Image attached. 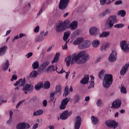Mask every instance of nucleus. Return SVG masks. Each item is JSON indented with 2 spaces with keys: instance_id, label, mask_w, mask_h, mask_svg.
<instances>
[{
  "instance_id": "obj_1",
  "label": "nucleus",
  "mask_w": 129,
  "mask_h": 129,
  "mask_svg": "<svg viewBox=\"0 0 129 129\" xmlns=\"http://www.w3.org/2000/svg\"><path fill=\"white\" fill-rule=\"evenodd\" d=\"M84 54H85V51H81L78 54L74 53L71 56L68 55L67 57H66L64 61L66 63L67 67H69V66H70V64L71 65L75 64L76 62L77 64V62H78L79 60H81L80 58H81V57H82Z\"/></svg>"
},
{
  "instance_id": "obj_2",
  "label": "nucleus",
  "mask_w": 129,
  "mask_h": 129,
  "mask_svg": "<svg viewBox=\"0 0 129 129\" xmlns=\"http://www.w3.org/2000/svg\"><path fill=\"white\" fill-rule=\"evenodd\" d=\"M69 24H70V22L69 21V20H67L64 22L62 21H58L54 27L55 32H56V33H61V32H64V31L67 29L66 25H68Z\"/></svg>"
},
{
  "instance_id": "obj_3",
  "label": "nucleus",
  "mask_w": 129,
  "mask_h": 129,
  "mask_svg": "<svg viewBox=\"0 0 129 129\" xmlns=\"http://www.w3.org/2000/svg\"><path fill=\"white\" fill-rule=\"evenodd\" d=\"M117 23V18L115 15L110 16L105 21V25L108 29H112L114 24Z\"/></svg>"
},
{
  "instance_id": "obj_4",
  "label": "nucleus",
  "mask_w": 129,
  "mask_h": 129,
  "mask_svg": "<svg viewBox=\"0 0 129 129\" xmlns=\"http://www.w3.org/2000/svg\"><path fill=\"white\" fill-rule=\"evenodd\" d=\"M113 80L112 79V75L110 74H106L104 76L103 80V86L104 88H108L111 84Z\"/></svg>"
},
{
  "instance_id": "obj_5",
  "label": "nucleus",
  "mask_w": 129,
  "mask_h": 129,
  "mask_svg": "<svg viewBox=\"0 0 129 129\" xmlns=\"http://www.w3.org/2000/svg\"><path fill=\"white\" fill-rule=\"evenodd\" d=\"M116 59H117V52H116V50H112V52L109 56L108 60L109 62H115Z\"/></svg>"
},
{
  "instance_id": "obj_6",
  "label": "nucleus",
  "mask_w": 129,
  "mask_h": 129,
  "mask_svg": "<svg viewBox=\"0 0 129 129\" xmlns=\"http://www.w3.org/2000/svg\"><path fill=\"white\" fill-rule=\"evenodd\" d=\"M33 89L34 86H33L32 84H26L23 86L22 91H23L25 94H27L28 92H30V91H33Z\"/></svg>"
},
{
  "instance_id": "obj_7",
  "label": "nucleus",
  "mask_w": 129,
  "mask_h": 129,
  "mask_svg": "<svg viewBox=\"0 0 129 129\" xmlns=\"http://www.w3.org/2000/svg\"><path fill=\"white\" fill-rule=\"evenodd\" d=\"M105 123L109 127H113V128L117 127V123L115 121L108 120L105 121Z\"/></svg>"
},
{
  "instance_id": "obj_8",
  "label": "nucleus",
  "mask_w": 129,
  "mask_h": 129,
  "mask_svg": "<svg viewBox=\"0 0 129 129\" xmlns=\"http://www.w3.org/2000/svg\"><path fill=\"white\" fill-rule=\"evenodd\" d=\"M70 0H60L59 4V8L60 10H64L67 8Z\"/></svg>"
},
{
  "instance_id": "obj_9",
  "label": "nucleus",
  "mask_w": 129,
  "mask_h": 129,
  "mask_svg": "<svg viewBox=\"0 0 129 129\" xmlns=\"http://www.w3.org/2000/svg\"><path fill=\"white\" fill-rule=\"evenodd\" d=\"M82 52H84L85 54L82 56V59H80L78 61H77V64H82V63H85L86 62L87 60H89L90 56L88 53H86V51H83Z\"/></svg>"
},
{
  "instance_id": "obj_10",
  "label": "nucleus",
  "mask_w": 129,
  "mask_h": 129,
  "mask_svg": "<svg viewBox=\"0 0 129 129\" xmlns=\"http://www.w3.org/2000/svg\"><path fill=\"white\" fill-rule=\"evenodd\" d=\"M17 129H29L30 128V124L26 122L19 123L17 125Z\"/></svg>"
},
{
  "instance_id": "obj_11",
  "label": "nucleus",
  "mask_w": 129,
  "mask_h": 129,
  "mask_svg": "<svg viewBox=\"0 0 129 129\" xmlns=\"http://www.w3.org/2000/svg\"><path fill=\"white\" fill-rule=\"evenodd\" d=\"M71 99L70 97L68 98V97H67L64 99H63L61 101V104L59 106L60 109H65L66 108V105L67 104H68V103L69 102V101Z\"/></svg>"
},
{
  "instance_id": "obj_12",
  "label": "nucleus",
  "mask_w": 129,
  "mask_h": 129,
  "mask_svg": "<svg viewBox=\"0 0 129 129\" xmlns=\"http://www.w3.org/2000/svg\"><path fill=\"white\" fill-rule=\"evenodd\" d=\"M81 117L78 116L76 117L75 123L74 125L75 129H79L81 126Z\"/></svg>"
},
{
  "instance_id": "obj_13",
  "label": "nucleus",
  "mask_w": 129,
  "mask_h": 129,
  "mask_svg": "<svg viewBox=\"0 0 129 129\" xmlns=\"http://www.w3.org/2000/svg\"><path fill=\"white\" fill-rule=\"evenodd\" d=\"M91 45V41L88 40H85L83 41V43L81 45H79L80 49H85V48H88Z\"/></svg>"
},
{
  "instance_id": "obj_14",
  "label": "nucleus",
  "mask_w": 129,
  "mask_h": 129,
  "mask_svg": "<svg viewBox=\"0 0 129 129\" xmlns=\"http://www.w3.org/2000/svg\"><path fill=\"white\" fill-rule=\"evenodd\" d=\"M71 114H72V112H68V111H65L60 115V119H62V120L67 119V118H68V116H70Z\"/></svg>"
},
{
  "instance_id": "obj_15",
  "label": "nucleus",
  "mask_w": 129,
  "mask_h": 129,
  "mask_svg": "<svg viewBox=\"0 0 129 129\" xmlns=\"http://www.w3.org/2000/svg\"><path fill=\"white\" fill-rule=\"evenodd\" d=\"M121 105V101L120 100H116L112 103V108L116 109L119 108Z\"/></svg>"
},
{
  "instance_id": "obj_16",
  "label": "nucleus",
  "mask_w": 129,
  "mask_h": 129,
  "mask_svg": "<svg viewBox=\"0 0 129 129\" xmlns=\"http://www.w3.org/2000/svg\"><path fill=\"white\" fill-rule=\"evenodd\" d=\"M99 33V30L96 27H92L89 29V33L92 36H96Z\"/></svg>"
},
{
  "instance_id": "obj_17",
  "label": "nucleus",
  "mask_w": 129,
  "mask_h": 129,
  "mask_svg": "<svg viewBox=\"0 0 129 129\" xmlns=\"http://www.w3.org/2000/svg\"><path fill=\"white\" fill-rule=\"evenodd\" d=\"M78 26V22L77 21H74L69 25V28L72 31H75L77 29Z\"/></svg>"
},
{
  "instance_id": "obj_18",
  "label": "nucleus",
  "mask_w": 129,
  "mask_h": 129,
  "mask_svg": "<svg viewBox=\"0 0 129 129\" xmlns=\"http://www.w3.org/2000/svg\"><path fill=\"white\" fill-rule=\"evenodd\" d=\"M129 67V62H126L124 66L122 67L120 72V75H124L126 73Z\"/></svg>"
},
{
  "instance_id": "obj_19",
  "label": "nucleus",
  "mask_w": 129,
  "mask_h": 129,
  "mask_svg": "<svg viewBox=\"0 0 129 129\" xmlns=\"http://www.w3.org/2000/svg\"><path fill=\"white\" fill-rule=\"evenodd\" d=\"M84 41V38L82 37H78L76 40H74L73 42V45H81L82 43H83V41Z\"/></svg>"
},
{
  "instance_id": "obj_20",
  "label": "nucleus",
  "mask_w": 129,
  "mask_h": 129,
  "mask_svg": "<svg viewBox=\"0 0 129 129\" xmlns=\"http://www.w3.org/2000/svg\"><path fill=\"white\" fill-rule=\"evenodd\" d=\"M25 82L26 80H25V78L20 79L18 81H17L15 84H14V86H18V85H19V86L22 87L25 85Z\"/></svg>"
},
{
  "instance_id": "obj_21",
  "label": "nucleus",
  "mask_w": 129,
  "mask_h": 129,
  "mask_svg": "<svg viewBox=\"0 0 129 129\" xmlns=\"http://www.w3.org/2000/svg\"><path fill=\"white\" fill-rule=\"evenodd\" d=\"M88 81H89V75L86 74L84 75V77L81 80L80 83L85 85L88 83Z\"/></svg>"
},
{
  "instance_id": "obj_22",
  "label": "nucleus",
  "mask_w": 129,
  "mask_h": 129,
  "mask_svg": "<svg viewBox=\"0 0 129 129\" xmlns=\"http://www.w3.org/2000/svg\"><path fill=\"white\" fill-rule=\"evenodd\" d=\"M110 47V43L109 42H106L102 44V45L101 46V51L102 52H104V51H106Z\"/></svg>"
},
{
  "instance_id": "obj_23",
  "label": "nucleus",
  "mask_w": 129,
  "mask_h": 129,
  "mask_svg": "<svg viewBox=\"0 0 129 129\" xmlns=\"http://www.w3.org/2000/svg\"><path fill=\"white\" fill-rule=\"evenodd\" d=\"M111 11L109 9H107L105 10L103 12L101 13L99 17V18H103V17H105V16H107V15H109L110 14Z\"/></svg>"
},
{
  "instance_id": "obj_24",
  "label": "nucleus",
  "mask_w": 129,
  "mask_h": 129,
  "mask_svg": "<svg viewBox=\"0 0 129 129\" xmlns=\"http://www.w3.org/2000/svg\"><path fill=\"white\" fill-rule=\"evenodd\" d=\"M91 120L92 121V123L94 125H96L98 122H99V119L98 117L94 116H92L91 117Z\"/></svg>"
},
{
  "instance_id": "obj_25",
  "label": "nucleus",
  "mask_w": 129,
  "mask_h": 129,
  "mask_svg": "<svg viewBox=\"0 0 129 129\" xmlns=\"http://www.w3.org/2000/svg\"><path fill=\"white\" fill-rule=\"evenodd\" d=\"M91 81L89 82L90 83V86L88 87V89H91V88H93L94 87V77L93 76H90Z\"/></svg>"
},
{
  "instance_id": "obj_26",
  "label": "nucleus",
  "mask_w": 129,
  "mask_h": 129,
  "mask_svg": "<svg viewBox=\"0 0 129 129\" xmlns=\"http://www.w3.org/2000/svg\"><path fill=\"white\" fill-rule=\"evenodd\" d=\"M59 57H60V53H56L55 55L53 58V59L51 61L52 64H54V63H57V62L59 61Z\"/></svg>"
},
{
  "instance_id": "obj_27",
  "label": "nucleus",
  "mask_w": 129,
  "mask_h": 129,
  "mask_svg": "<svg viewBox=\"0 0 129 129\" xmlns=\"http://www.w3.org/2000/svg\"><path fill=\"white\" fill-rule=\"evenodd\" d=\"M7 50H8V47L7 46H4L0 48V56H4L6 54V51Z\"/></svg>"
},
{
  "instance_id": "obj_28",
  "label": "nucleus",
  "mask_w": 129,
  "mask_h": 129,
  "mask_svg": "<svg viewBox=\"0 0 129 129\" xmlns=\"http://www.w3.org/2000/svg\"><path fill=\"white\" fill-rule=\"evenodd\" d=\"M92 45L93 48H97V47L100 45V41L98 40V39H95L93 41Z\"/></svg>"
},
{
  "instance_id": "obj_29",
  "label": "nucleus",
  "mask_w": 129,
  "mask_h": 129,
  "mask_svg": "<svg viewBox=\"0 0 129 129\" xmlns=\"http://www.w3.org/2000/svg\"><path fill=\"white\" fill-rule=\"evenodd\" d=\"M111 3V0H100V5L101 6H104L105 5H110Z\"/></svg>"
},
{
  "instance_id": "obj_30",
  "label": "nucleus",
  "mask_w": 129,
  "mask_h": 129,
  "mask_svg": "<svg viewBox=\"0 0 129 129\" xmlns=\"http://www.w3.org/2000/svg\"><path fill=\"white\" fill-rule=\"evenodd\" d=\"M61 88L60 86H57L55 88V92H54V94H57L58 95H60L61 94Z\"/></svg>"
},
{
  "instance_id": "obj_31",
  "label": "nucleus",
  "mask_w": 129,
  "mask_h": 129,
  "mask_svg": "<svg viewBox=\"0 0 129 129\" xmlns=\"http://www.w3.org/2000/svg\"><path fill=\"white\" fill-rule=\"evenodd\" d=\"M10 63H9V60H7L6 62L3 63L2 67L4 71H7L9 69V66Z\"/></svg>"
},
{
  "instance_id": "obj_32",
  "label": "nucleus",
  "mask_w": 129,
  "mask_h": 129,
  "mask_svg": "<svg viewBox=\"0 0 129 129\" xmlns=\"http://www.w3.org/2000/svg\"><path fill=\"white\" fill-rule=\"evenodd\" d=\"M44 39H45V37L42 36V35L40 34L39 36H37L35 38V41L38 43H41V42H43V41H44Z\"/></svg>"
},
{
  "instance_id": "obj_33",
  "label": "nucleus",
  "mask_w": 129,
  "mask_h": 129,
  "mask_svg": "<svg viewBox=\"0 0 129 129\" xmlns=\"http://www.w3.org/2000/svg\"><path fill=\"white\" fill-rule=\"evenodd\" d=\"M71 35V33H70V31H67L64 33V36L63 37V41H67L68 40V38H69V36Z\"/></svg>"
},
{
  "instance_id": "obj_34",
  "label": "nucleus",
  "mask_w": 129,
  "mask_h": 129,
  "mask_svg": "<svg viewBox=\"0 0 129 129\" xmlns=\"http://www.w3.org/2000/svg\"><path fill=\"white\" fill-rule=\"evenodd\" d=\"M43 85H44V84L43 83L39 82L35 86V89L36 90H40V89H41V88L43 87Z\"/></svg>"
},
{
  "instance_id": "obj_35",
  "label": "nucleus",
  "mask_w": 129,
  "mask_h": 129,
  "mask_svg": "<svg viewBox=\"0 0 129 129\" xmlns=\"http://www.w3.org/2000/svg\"><path fill=\"white\" fill-rule=\"evenodd\" d=\"M109 32H103L99 35V38H106L109 36Z\"/></svg>"
},
{
  "instance_id": "obj_36",
  "label": "nucleus",
  "mask_w": 129,
  "mask_h": 129,
  "mask_svg": "<svg viewBox=\"0 0 129 129\" xmlns=\"http://www.w3.org/2000/svg\"><path fill=\"white\" fill-rule=\"evenodd\" d=\"M37 76H38V72L35 71L32 72L29 75L30 78H36Z\"/></svg>"
},
{
  "instance_id": "obj_37",
  "label": "nucleus",
  "mask_w": 129,
  "mask_h": 129,
  "mask_svg": "<svg viewBox=\"0 0 129 129\" xmlns=\"http://www.w3.org/2000/svg\"><path fill=\"white\" fill-rule=\"evenodd\" d=\"M43 110H38L33 113V115L34 116H38L39 115H42V114H43Z\"/></svg>"
},
{
  "instance_id": "obj_38",
  "label": "nucleus",
  "mask_w": 129,
  "mask_h": 129,
  "mask_svg": "<svg viewBox=\"0 0 129 129\" xmlns=\"http://www.w3.org/2000/svg\"><path fill=\"white\" fill-rule=\"evenodd\" d=\"M50 82L49 81H46L44 83V84H43V88L44 89H49V88H50Z\"/></svg>"
},
{
  "instance_id": "obj_39",
  "label": "nucleus",
  "mask_w": 129,
  "mask_h": 129,
  "mask_svg": "<svg viewBox=\"0 0 129 129\" xmlns=\"http://www.w3.org/2000/svg\"><path fill=\"white\" fill-rule=\"evenodd\" d=\"M39 61H34L32 64V68L33 69H37V68H39Z\"/></svg>"
},
{
  "instance_id": "obj_40",
  "label": "nucleus",
  "mask_w": 129,
  "mask_h": 129,
  "mask_svg": "<svg viewBox=\"0 0 129 129\" xmlns=\"http://www.w3.org/2000/svg\"><path fill=\"white\" fill-rule=\"evenodd\" d=\"M10 114V119L7 121V124H10L11 122L13 121V111H10L9 112Z\"/></svg>"
},
{
  "instance_id": "obj_41",
  "label": "nucleus",
  "mask_w": 129,
  "mask_h": 129,
  "mask_svg": "<svg viewBox=\"0 0 129 129\" xmlns=\"http://www.w3.org/2000/svg\"><path fill=\"white\" fill-rule=\"evenodd\" d=\"M120 89L121 93H122L123 94H126V88H125V87H124L122 85H121Z\"/></svg>"
},
{
  "instance_id": "obj_42",
  "label": "nucleus",
  "mask_w": 129,
  "mask_h": 129,
  "mask_svg": "<svg viewBox=\"0 0 129 129\" xmlns=\"http://www.w3.org/2000/svg\"><path fill=\"white\" fill-rule=\"evenodd\" d=\"M68 94H69V88H68V86H66L64 88L63 96L66 97Z\"/></svg>"
},
{
  "instance_id": "obj_43",
  "label": "nucleus",
  "mask_w": 129,
  "mask_h": 129,
  "mask_svg": "<svg viewBox=\"0 0 129 129\" xmlns=\"http://www.w3.org/2000/svg\"><path fill=\"white\" fill-rule=\"evenodd\" d=\"M105 73V70H102L100 71L98 75V77L100 79H101L102 77L104 76V74Z\"/></svg>"
},
{
  "instance_id": "obj_44",
  "label": "nucleus",
  "mask_w": 129,
  "mask_h": 129,
  "mask_svg": "<svg viewBox=\"0 0 129 129\" xmlns=\"http://www.w3.org/2000/svg\"><path fill=\"white\" fill-rule=\"evenodd\" d=\"M55 70H56V68L54 65H51L47 68V71H55Z\"/></svg>"
},
{
  "instance_id": "obj_45",
  "label": "nucleus",
  "mask_w": 129,
  "mask_h": 129,
  "mask_svg": "<svg viewBox=\"0 0 129 129\" xmlns=\"http://www.w3.org/2000/svg\"><path fill=\"white\" fill-rule=\"evenodd\" d=\"M125 11H124V10H121L118 12V15L121 16L122 18L125 17Z\"/></svg>"
},
{
  "instance_id": "obj_46",
  "label": "nucleus",
  "mask_w": 129,
  "mask_h": 129,
  "mask_svg": "<svg viewBox=\"0 0 129 129\" xmlns=\"http://www.w3.org/2000/svg\"><path fill=\"white\" fill-rule=\"evenodd\" d=\"M55 93H51L50 94V98H49V101L50 102H53L54 100H55Z\"/></svg>"
},
{
  "instance_id": "obj_47",
  "label": "nucleus",
  "mask_w": 129,
  "mask_h": 129,
  "mask_svg": "<svg viewBox=\"0 0 129 129\" xmlns=\"http://www.w3.org/2000/svg\"><path fill=\"white\" fill-rule=\"evenodd\" d=\"M49 64H50L49 61L44 62L40 66V68H42V69H44L46 68Z\"/></svg>"
},
{
  "instance_id": "obj_48",
  "label": "nucleus",
  "mask_w": 129,
  "mask_h": 129,
  "mask_svg": "<svg viewBox=\"0 0 129 129\" xmlns=\"http://www.w3.org/2000/svg\"><path fill=\"white\" fill-rule=\"evenodd\" d=\"M114 27L116 29H121V28H123L124 27V24L122 23L117 24L115 25Z\"/></svg>"
},
{
  "instance_id": "obj_49",
  "label": "nucleus",
  "mask_w": 129,
  "mask_h": 129,
  "mask_svg": "<svg viewBox=\"0 0 129 129\" xmlns=\"http://www.w3.org/2000/svg\"><path fill=\"white\" fill-rule=\"evenodd\" d=\"M74 100L75 103L79 102V101L80 100V97L78 95H76L74 97Z\"/></svg>"
},
{
  "instance_id": "obj_50",
  "label": "nucleus",
  "mask_w": 129,
  "mask_h": 129,
  "mask_svg": "<svg viewBox=\"0 0 129 129\" xmlns=\"http://www.w3.org/2000/svg\"><path fill=\"white\" fill-rule=\"evenodd\" d=\"M103 103L102 102V100L98 99L97 101L96 105H97V106H98L99 107L101 106V105H102Z\"/></svg>"
},
{
  "instance_id": "obj_51",
  "label": "nucleus",
  "mask_w": 129,
  "mask_h": 129,
  "mask_svg": "<svg viewBox=\"0 0 129 129\" xmlns=\"http://www.w3.org/2000/svg\"><path fill=\"white\" fill-rule=\"evenodd\" d=\"M57 69H58V68H57V67H55V71L58 73V74H63V73H64V72H65V71H64V70H63V68H62L61 71L59 72H58L57 71Z\"/></svg>"
},
{
  "instance_id": "obj_52",
  "label": "nucleus",
  "mask_w": 129,
  "mask_h": 129,
  "mask_svg": "<svg viewBox=\"0 0 129 129\" xmlns=\"http://www.w3.org/2000/svg\"><path fill=\"white\" fill-rule=\"evenodd\" d=\"M17 79H18V76H17V75H13L12 76V78L10 80L13 82L14 80H17Z\"/></svg>"
},
{
  "instance_id": "obj_53",
  "label": "nucleus",
  "mask_w": 129,
  "mask_h": 129,
  "mask_svg": "<svg viewBox=\"0 0 129 129\" xmlns=\"http://www.w3.org/2000/svg\"><path fill=\"white\" fill-rule=\"evenodd\" d=\"M115 6H119V5H122V1L118 0L115 2Z\"/></svg>"
},
{
  "instance_id": "obj_54",
  "label": "nucleus",
  "mask_w": 129,
  "mask_h": 129,
  "mask_svg": "<svg viewBox=\"0 0 129 129\" xmlns=\"http://www.w3.org/2000/svg\"><path fill=\"white\" fill-rule=\"evenodd\" d=\"M102 58H103V56H100L97 57V59L96 60V63H99V62H100L101 60H102Z\"/></svg>"
},
{
  "instance_id": "obj_55",
  "label": "nucleus",
  "mask_w": 129,
  "mask_h": 129,
  "mask_svg": "<svg viewBox=\"0 0 129 129\" xmlns=\"http://www.w3.org/2000/svg\"><path fill=\"white\" fill-rule=\"evenodd\" d=\"M39 31H40V26H36L34 30V33H39Z\"/></svg>"
},
{
  "instance_id": "obj_56",
  "label": "nucleus",
  "mask_w": 129,
  "mask_h": 129,
  "mask_svg": "<svg viewBox=\"0 0 129 129\" xmlns=\"http://www.w3.org/2000/svg\"><path fill=\"white\" fill-rule=\"evenodd\" d=\"M40 34L42 35V37L45 38L46 36L48 35V31H46V32H45V31H42Z\"/></svg>"
},
{
  "instance_id": "obj_57",
  "label": "nucleus",
  "mask_w": 129,
  "mask_h": 129,
  "mask_svg": "<svg viewBox=\"0 0 129 129\" xmlns=\"http://www.w3.org/2000/svg\"><path fill=\"white\" fill-rule=\"evenodd\" d=\"M32 56H33V52H29L26 54L25 57H26L27 58H30V57H32Z\"/></svg>"
},
{
  "instance_id": "obj_58",
  "label": "nucleus",
  "mask_w": 129,
  "mask_h": 129,
  "mask_svg": "<svg viewBox=\"0 0 129 129\" xmlns=\"http://www.w3.org/2000/svg\"><path fill=\"white\" fill-rule=\"evenodd\" d=\"M68 43V41H66L64 45L62 46L63 50H67V49H68V46H67Z\"/></svg>"
},
{
  "instance_id": "obj_59",
  "label": "nucleus",
  "mask_w": 129,
  "mask_h": 129,
  "mask_svg": "<svg viewBox=\"0 0 129 129\" xmlns=\"http://www.w3.org/2000/svg\"><path fill=\"white\" fill-rule=\"evenodd\" d=\"M44 10V7H42L40 11H39V13L37 14L38 17H40V15L42 13H43V11Z\"/></svg>"
},
{
  "instance_id": "obj_60",
  "label": "nucleus",
  "mask_w": 129,
  "mask_h": 129,
  "mask_svg": "<svg viewBox=\"0 0 129 129\" xmlns=\"http://www.w3.org/2000/svg\"><path fill=\"white\" fill-rule=\"evenodd\" d=\"M66 73V79H68V77H69V75L70 74V71H68V72H64Z\"/></svg>"
},
{
  "instance_id": "obj_61",
  "label": "nucleus",
  "mask_w": 129,
  "mask_h": 129,
  "mask_svg": "<svg viewBox=\"0 0 129 129\" xmlns=\"http://www.w3.org/2000/svg\"><path fill=\"white\" fill-rule=\"evenodd\" d=\"M19 38H20L19 37V35H17L14 37L12 41H13V42H15V41H16V40H18Z\"/></svg>"
},
{
  "instance_id": "obj_62",
  "label": "nucleus",
  "mask_w": 129,
  "mask_h": 129,
  "mask_svg": "<svg viewBox=\"0 0 129 129\" xmlns=\"http://www.w3.org/2000/svg\"><path fill=\"white\" fill-rule=\"evenodd\" d=\"M47 100H44L43 101V106H47Z\"/></svg>"
},
{
  "instance_id": "obj_63",
  "label": "nucleus",
  "mask_w": 129,
  "mask_h": 129,
  "mask_svg": "<svg viewBox=\"0 0 129 129\" xmlns=\"http://www.w3.org/2000/svg\"><path fill=\"white\" fill-rule=\"evenodd\" d=\"M38 125H39V124H38V123H35V125H33L32 128H33V129L38 128Z\"/></svg>"
},
{
  "instance_id": "obj_64",
  "label": "nucleus",
  "mask_w": 129,
  "mask_h": 129,
  "mask_svg": "<svg viewBox=\"0 0 129 129\" xmlns=\"http://www.w3.org/2000/svg\"><path fill=\"white\" fill-rule=\"evenodd\" d=\"M25 36H26V34H25L24 33H20L19 34V38H23V37H25Z\"/></svg>"
}]
</instances>
